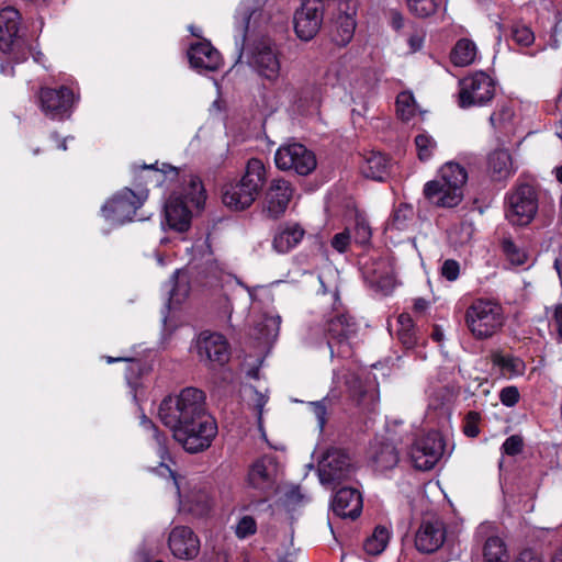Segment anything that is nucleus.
I'll use <instances>...</instances> for the list:
<instances>
[{"instance_id": "1", "label": "nucleus", "mask_w": 562, "mask_h": 562, "mask_svg": "<svg viewBox=\"0 0 562 562\" xmlns=\"http://www.w3.org/2000/svg\"><path fill=\"white\" fill-rule=\"evenodd\" d=\"M204 393L195 387H186L176 396L164 398L159 405L158 415L164 425L170 429L177 428L190 420H198L204 434L213 431L211 416L204 407Z\"/></svg>"}, {"instance_id": "2", "label": "nucleus", "mask_w": 562, "mask_h": 562, "mask_svg": "<svg viewBox=\"0 0 562 562\" xmlns=\"http://www.w3.org/2000/svg\"><path fill=\"white\" fill-rule=\"evenodd\" d=\"M316 300L324 310H333L337 315L327 322V345L330 355L349 358L352 355L350 339L356 335V323L346 314L339 313L340 299L337 283H321Z\"/></svg>"}, {"instance_id": "3", "label": "nucleus", "mask_w": 562, "mask_h": 562, "mask_svg": "<svg viewBox=\"0 0 562 562\" xmlns=\"http://www.w3.org/2000/svg\"><path fill=\"white\" fill-rule=\"evenodd\" d=\"M140 425L150 434L151 438L157 443L158 454L161 459L160 468L168 471L172 477L173 485L176 486L179 496V510L182 513H189L195 517L205 516L212 506L210 493L206 486L198 483H188L187 486H182V484L176 479L175 473L166 464V460L169 459L166 447V437L159 432L156 425L145 415L140 418Z\"/></svg>"}, {"instance_id": "4", "label": "nucleus", "mask_w": 562, "mask_h": 562, "mask_svg": "<svg viewBox=\"0 0 562 562\" xmlns=\"http://www.w3.org/2000/svg\"><path fill=\"white\" fill-rule=\"evenodd\" d=\"M266 180L263 162L258 158L249 159L244 176L223 188V203L235 211L248 209L256 201Z\"/></svg>"}, {"instance_id": "5", "label": "nucleus", "mask_w": 562, "mask_h": 562, "mask_svg": "<svg viewBox=\"0 0 562 562\" xmlns=\"http://www.w3.org/2000/svg\"><path fill=\"white\" fill-rule=\"evenodd\" d=\"M505 323V311L502 304L493 299H475L465 312L467 327L477 340L492 338L502 330Z\"/></svg>"}, {"instance_id": "6", "label": "nucleus", "mask_w": 562, "mask_h": 562, "mask_svg": "<svg viewBox=\"0 0 562 562\" xmlns=\"http://www.w3.org/2000/svg\"><path fill=\"white\" fill-rule=\"evenodd\" d=\"M538 212V194L536 189L521 183L506 194L505 216L513 225H528Z\"/></svg>"}, {"instance_id": "7", "label": "nucleus", "mask_w": 562, "mask_h": 562, "mask_svg": "<svg viewBox=\"0 0 562 562\" xmlns=\"http://www.w3.org/2000/svg\"><path fill=\"white\" fill-rule=\"evenodd\" d=\"M496 85L484 71L473 72L459 81V106H485L495 97Z\"/></svg>"}, {"instance_id": "8", "label": "nucleus", "mask_w": 562, "mask_h": 562, "mask_svg": "<svg viewBox=\"0 0 562 562\" xmlns=\"http://www.w3.org/2000/svg\"><path fill=\"white\" fill-rule=\"evenodd\" d=\"M278 169L293 171L300 176H307L317 166L315 154L301 143H286L281 145L274 155Z\"/></svg>"}, {"instance_id": "9", "label": "nucleus", "mask_w": 562, "mask_h": 562, "mask_svg": "<svg viewBox=\"0 0 562 562\" xmlns=\"http://www.w3.org/2000/svg\"><path fill=\"white\" fill-rule=\"evenodd\" d=\"M145 199L146 195L143 192L136 194L131 189L124 188L103 205L102 214L110 223L124 224L133 220Z\"/></svg>"}, {"instance_id": "10", "label": "nucleus", "mask_w": 562, "mask_h": 562, "mask_svg": "<svg viewBox=\"0 0 562 562\" xmlns=\"http://www.w3.org/2000/svg\"><path fill=\"white\" fill-rule=\"evenodd\" d=\"M325 5L323 0H302L293 18L294 31L302 41H311L323 24Z\"/></svg>"}, {"instance_id": "11", "label": "nucleus", "mask_w": 562, "mask_h": 562, "mask_svg": "<svg viewBox=\"0 0 562 562\" xmlns=\"http://www.w3.org/2000/svg\"><path fill=\"white\" fill-rule=\"evenodd\" d=\"M445 443L438 431H429L418 438L411 448L409 456L416 469L430 470L442 457Z\"/></svg>"}, {"instance_id": "12", "label": "nucleus", "mask_w": 562, "mask_h": 562, "mask_svg": "<svg viewBox=\"0 0 562 562\" xmlns=\"http://www.w3.org/2000/svg\"><path fill=\"white\" fill-rule=\"evenodd\" d=\"M38 99L43 113L47 117L58 121L70 116L76 102L74 92L67 87L42 88Z\"/></svg>"}, {"instance_id": "13", "label": "nucleus", "mask_w": 562, "mask_h": 562, "mask_svg": "<svg viewBox=\"0 0 562 562\" xmlns=\"http://www.w3.org/2000/svg\"><path fill=\"white\" fill-rule=\"evenodd\" d=\"M353 473L349 456L341 449L331 448L318 462V476L322 484H331L348 479Z\"/></svg>"}, {"instance_id": "14", "label": "nucleus", "mask_w": 562, "mask_h": 562, "mask_svg": "<svg viewBox=\"0 0 562 562\" xmlns=\"http://www.w3.org/2000/svg\"><path fill=\"white\" fill-rule=\"evenodd\" d=\"M211 425L213 431L204 434L202 427L198 424V420H190L177 428L171 429L173 438L178 441L184 450L190 453H196L209 448L217 434V426L213 417L211 416Z\"/></svg>"}, {"instance_id": "15", "label": "nucleus", "mask_w": 562, "mask_h": 562, "mask_svg": "<svg viewBox=\"0 0 562 562\" xmlns=\"http://www.w3.org/2000/svg\"><path fill=\"white\" fill-rule=\"evenodd\" d=\"M195 349L202 362L224 366L229 360V345L218 333L202 331L196 338Z\"/></svg>"}, {"instance_id": "16", "label": "nucleus", "mask_w": 562, "mask_h": 562, "mask_svg": "<svg viewBox=\"0 0 562 562\" xmlns=\"http://www.w3.org/2000/svg\"><path fill=\"white\" fill-rule=\"evenodd\" d=\"M345 392L358 405L369 406L376 400V387L370 373L364 371H349L342 374Z\"/></svg>"}, {"instance_id": "17", "label": "nucleus", "mask_w": 562, "mask_h": 562, "mask_svg": "<svg viewBox=\"0 0 562 562\" xmlns=\"http://www.w3.org/2000/svg\"><path fill=\"white\" fill-rule=\"evenodd\" d=\"M250 66L258 75L269 81H277L280 76L281 64L274 47L267 43H259L252 50Z\"/></svg>"}, {"instance_id": "18", "label": "nucleus", "mask_w": 562, "mask_h": 562, "mask_svg": "<svg viewBox=\"0 0 562 562\" xmlns=\"http://www.w3.org/2000/svg\"><path fill=\"white\" fill-rule=\"evenodd\" d=\"M172 555L180 560H193L200 551V540L190 527L176 526L168 538Z\"/></svg>"}, {"instance_id": "19", "label": "nucleus", "mask_w": 562, "mask_h": 562, "mask_svg": "<svg viewBox=\"0 0 562 562\" xmlns=\"http://www.w3.org/2000/svg\"><path fill=\"white\" fill-rule=\"evenodd\" d=\"M292 195L293 188L289 181L272 180L265 195L263 212L271 218L280 217L285 212Z\"/></svg>"}, {"instance_id": "20", "label": "nucleus", "mask_w": 562, "mask_h": 562, "mask_svg": "<svg viewBox=\"0 0 562 562\" xmlns=\"http://www.w3.org/2000/svg\"><path fill=\"white\" fill-rule=\"evenodd\" d=\"M279 471V464L273 456H263L256 460L248 472V483L256 490L266 492L272 490Z\"/></svg>"}, {"instance_id": "21", "label": "nucleus", "mask_w": 562, "mask_h": 562, "mask_svg": "<svg viewBox=\"0 0 562 562\" xmlns=\"http://www.w3.org/2000/svg\"><path fill=\"white\" fill-rule=\"evenodd\" d=\"M446 539L445 525L438 518L424 519L415 535V546L420 552L438 550Z\"/></svg>"}, {"instance_id": "22", "label": "nucleus", "mask_w": 562, "mask_h": 562, "mask_svg": "<svg viewBox=\"0 0 562 562\" xmlns=\"http://www.w3.org/2000/svg\"><path fill=\"white\" fill-rule=\"evenodd\" d=\"M463 191L461 188L443 186L438 179L426 182L423 189L426 200L437 207H456L463 200Z\"/></svg>"}, {"instance_id": "23", "label": "nucleus", "mask_w": 562, "mask_h": 562, "mask_svg": "<svg viewBox=\"0 0 562 562\" xmlns=\"http://www.w3.org/2000/svg\"><path fill=\"white\" fill-rule=\"evenodd\" d=\"M20 13L12 7L0 11V53L9 55L19 45Z\"/></svg>"}, {"instance_id": "24", "label": "nucleus", "mask_w": 562, "mask_h": 562, "mask_svg": "<svg viewBox=\"0 0 562 562\" xmlns=\"http://www.w3.org/2000/svg\"><path fill=\"white\" fill-rule=\"evenodd\" d=\"M362 495L357 488L341 487L331 499L334 514L341 518L356 519L362 512Z\"/></svg>"}, {"instance_id": "25", "label": "nucleus", "mask_w": 562, "mask_h": 562, "mask_svg": "<svg viewBox=\"0 0 562 562\" xmlns=\"http://www.w3.org/2000/svg\"><path fill=\"white\" fill-rule=\"evenodd\" d=\"M188 56L191 67L199 72L215 71L222 65L221 54L209 42L191 45Z\"/></svg>"}, {"instance_id": "26", "label": "nucleus", "mask_w": 562, "mask_h": 562, "mask_svg": "<svg viewBox=\"0 0 562 562\" xmlns=\"http://www.w3.org/2000/svg\"><path fill=\"white\" fill-rule=\"evenodd\" d=\"M165 215L168 225L175 231L184 232L190 226L191 211L181 196L171 195L168 199Z\"/></svg>"}, {"instance_id": "27", "label": "nucleus", "mask_w": 562, "mask_h": 562, "mask_svg": "<svg viewBox=\"0 0 562 562\" xmlns=\"http://www.w3.org/2000/svg\"><path fill=\"white\" fill-rule=\"evenodd\" d=\"M254 327L250 336L262 344L274 341L279 335L281 317L279 315L265 312L252 319Z\"/></svg>"}, {"instance_id": "28", "label": "nucleus", "mask_w": 562, "mask_h": 562, "mask_svg": "<svg viewBox=\"0 0 562 562\" xmlns=\"http://www.w3.org/2000/svg\"><path fill=\"white\" fill-rule=\"evenodd\" d=\"M304 236V229L299 224L280 226L273 238V248L285 254L297 246Z\"/></svg>"}, {"instance_id": "29", "label": "nucleus", "mask_w": 562, "mask_h": 562, "mask_svg": "<svg viewBox=\"0 0 562 562\" xmlns=\"http://www.w3.org/2000/svg\"><path fill=\"white\" fill-rule=\"evenodd\" d=\"M349 86L353 101L364 102L373 94L375 78L370 71L360 70L352 75Z\"/></svg>"}, {"instance_id": "30", "label": "nucleus", "mask_w": 562, "mask_h": 562, "mask_svg": "<svg viewBox=\"0 0 562 562\" xmlns=\"http://www.w3.org/2000/svg\"><path fill=\"white\" fill-rule=\"evenodd\" d=\"M491 360L493 366L498 368L501 374L507 379L520 376L525 373L526 363L514 355L496 351L491 356Z\"/></svg>"}, {"instance_id": "31", "label": "nucleus", "mask_w": 562, "mask_h": 562, "mask_svg": "<svg viewBox=\"0 0 562 562\" xmlns=\"http://www.w3.org/2000/svg\"><path fill=\"white\" fill-rule=\"evenodd\" d=\"M396 323V336L398 341L406 349L415 348L419 344L420 337L412 316L408 313H401L397 316Z\"/></svg>"}, {"instance_id": "32", "label": "nucleus", "mask_w": 562, "mask_h": 562, "mask_svg": "<svg viewBox=\"0 0 562 562\" xmlns=\"http://www.w3.org/2000/svg\"><path fill=\"white\" fill-rule=\"evenodd\" d=\"M488 170L494 180H504L513 173L510 154L505 149H497L488 156Z\"/></svg>"}, {"instance_id": "33", "label": "nucleus", "mask_w": 562, "mask_h": 562, "mask_svg": "<svg viewBox=\"0 0 562 562\" xmlns=\"http://www.w3.org/2000/svg\"><path fill=\"white\" fill-rule=\"evenodd\" d=\"M436 179L440 180L443 186L464 189L468 172L463 166L449 161L439 169Z\"/></svg>"}, {"instance_id": "34", "label": "nucleus", "mask_w": 562, "mask_h": 562, "mask_svg": "<svg viewBox=\"0 0 562 562\" xmlns=\"http://www.w3.org/2000/svg\"><path fill=\"white\" fill-rule=\"evenodd\" d=\"M389 159L381 153H372L368 156L361 166V172L364 177L383 181L389 175Z\"/></svg>"}, {"instance_id": "35", "label": "nucleus", "mask_w": 562, "mask_h": 562, "mask_svg": "<svg viewBox=\"0 0 562 562\" xmlns=\"http://www.w3.org/2000/svg\"><path fill=\"white\" fill-rule=\"evenodd\" d=\"M391 531L385 526H376L372 533L364 540L363 550L370 555L381 554L389 544Z\"/></svg>"}, {"instance_id": "36", "label": "nucleus", "mask_w": 562, "mask_h": 562, "mask_svg": "<svg viewBox=\"0 0 562 562\" xmlns=\"http://www.w3.org/2000/svg\"><path fill=\"white\" fill-rule=\"evenodd\" d=\"M356 21L349 14H340L331 33L333 41L339 46H346L353 37Z\"/></svg>"}, {"instance_id": "37", "label": "nucleus", "mask_w": 562, "mask_h": 562, "mask_svg": "<svg viewBox=\"0 0 562 562\" xmlns=\"http://www.w3.org/2000/svg\"><path fill=\"white\" fill-rule=\"evenodd\" d=\"M476 57L475 44L468 40H459L452 49L451 60L456 66L464 67L474 61Z\"/></svg>"}, {"instance_id": "38", "label": "nucleus", "mask_w": 562, "mask_h": 562, "mask_svg": "<svg viewBox=\"0 0 562 562\" xmlns=\"http://www.w3.org/2000/svg\"><path fill=\"white\" fill-rule=\"evenodd\" d=\"M182 200L186 204H191L198 210H201L204 206L206 194L204 187L198 177L190 176Z\"/></svg>"}, {"instance_id": "39", "label": "nucleus", "mask_w": 562, "mask_h": 562, "mask_svg": "<svg viewBox=\"0 0 562 562\" xmlns=\"http://www.w3.org/2000/svg\"><path fill=\"white\" fill-rule=\"evenodd\" d=\"M485 562H507L505 544L498 537H491L484 546Z\"/></svg>"}, {"instance_id": "40", "label": "nucleus", "mask_w": 562, "mask_h": 562, "mask_svg": "<svg viewBox=\"0 0 562 562\" xmlns=\"http://www.w3.org/2000/svg\"><path fill=\"white\" fill-rule=\"evenodd\" d=\"M373 460L379 469H391L398 462V453L393 445L383 443L380 450L374 453Z\"/></svg>"}, {"instance_id": "41", "label": "nucleus", "mask_w": 562, "mask_h": 562, "mask_svg": "<svg viewBox=\"0 0 562 562\" xmlns=\"http://www.w3.org/2000/svg\"><path fill=\"white\" fill-rule=\"evenodd\" d=\"M408 11L417 18H428L437 12L441 0H406Z\"/></svg>"}, {"instance_id": "42", "label": "nucleus", "mask_w": 562, "mask_h": 562, "mask_svg": "<svg viewBox=\"0 0 562 562\" xmlns=\"http://www.w3.org/2000/svg\"><path fill=\"white\" fill-rule=\"evenodd\" d=\"M261 3L257 4L252 3V0H244L239 3L236 10V25L239 32L245 35L249 25L250 18L252 13L259 8Z\"/></svg>"}, {"instance_id": "43", "label": "nucleus", "mask_w": 562, "mask_h": 562, "mask_svg": "<svg viewBox=\"0 0 562 562\" xmlns=\"http://www.w3.org/2000/svg\"><path fill=\"white\" fill-rule=\"evenodd\" d=\"M397 114L403 121H409L417 112V105L414 95L404 91L396 99Z\"/></svg>"}, {"instance_id": "44", "label": "nucleus", "mask_w": 562, "mask_h": 562, "mask_svg": "<svg viewBox=\"0 0 562 562\" xmlns=\"http://www.w3.org/2000/svg\"><path fill=\"white\" fill-rule=\"evenodd\" d=\"M235 536L240 539H247L250 536H254L257 532V521L256 519L247 514H240L237 518V521L234 526Z\"/></svg>"}, {"instance_id": "45", "label": "nucleus", "mask_w": 562, "mask_h": 562, "mask_svg": "<svg viewBox=\"0 0 562 562\" xmlns=\"http://www.w3.org/2000/svg\"><path fill=\"white\" fill-rule=\"evenodd\" d=\"M415 145L418 158L422 161L430 159L437 147V143L435 142V139L426 133L418 134L415 137Z\"/></svg>"}, {"instance_id": "46", "label": "nucleus", "mask_w": 562, "mask_h": 562, "mask_svg": "<svg viewBox=\"0 0 562 562\" xmlns=\"http://www.w3.org/2000/svg\"><path fill=\"white\" fill-rule=\"evenodd\" d=\"M171 288L168 290L169 300L168 308H175L182 304L190 293V283H170Z\"/></svg>"}, {"instance_id": "47", "label": "nucleus", "mask_w": 562, "mask_h": 562, "mask_svg": "<svg viewBox=\"0 0 562 562\" xmlns=\"http://www.w3.org/2000/svg\"><path fill=\"white\" fill-rule=\"evenodd\" d=\"M502 248L505 256L513 265L520 266L526 261V252L520 249L510 238H503Z\"/></svg>"}, {"instance_id": "48", "label": "nucleus", "mask_w": 562, "mask_h": 562, "mask_svg": "<svg viewBox=\"0 0 562 562\" xmlns=\"http://www.w3.org/2000/svg\"><path fill=\"white\" fill-rule=\"evenodd\" d=\"M512 37L520 46H530L535 42L533 32L525 24H515L512 27Z\"/></svg>"}, {"instance_id": "49", "label": "nucleus", "mask_w": 562, "mask_h": 562, "mask_svg": "<svg viewBox=\"0 0 562 562\" xmlns=\"http://www.w3.org/2000/svg\"><path fill=\"white\" fill-rule=\"evenodd\" d=\"M514 112L509 106L503 105L491 114L490 123L495 130H503L512 121Z\"/></svg>"}, {"instance_id": "50", "label": "nucleus", "mask_w": 562, "mask_h": 562, "mask_svg": "<svg viewBox=\"0 0 562 562\" xmlns=\"http://www.w3.org/2000/svg\"><path fill=\"white\" fill-rule=\"evenodd\" d=\"M371 235L372 233L369 223L366 218L358 216L356 218V225L352 233L353 240L357 244L366 245L370 241Z\"/></svg>"}, {"instance_id": "51", "label": "nucleus", "mask_w": 562, "mask_h": 562, "mask_svg": "<svg viewBox=\"0 0 562 562\" xmlns=\"http://www.w3.org/2000/svg\"><path fill=\"white\" fill-rule=\"evenodd\" d=\"M351 241V234L348 229L337 233L330 240L331 247L339 254H344L348 250Z\"/></svg>"}, {"instance_id": "52", "label": "nucleus", "mask_w": 562, "mask_h": 562, "mask_svg": "<svg viewBox=\"0 0 562 562\" xmlns=\"http://www.w3.org/2000/svg\"><path fill=\"white\" fill-rule=\"evenodd\" d=\"M519 397L520 395L518 389L513 385L502 389L499 393V400L502 404L507 407L515 406L518 403Z\"/></svg>"}, {"instance_id": "53", "label": "nucleus", "mask_w": 562, "mask_h": 562, "mask_svg": "<svg viewBox=\"0 0 562 562\" xmlns=\"http://www.w3.org/2000/svg\"><path fill=\"white\" fill-rule=\"evenodd\" d=\"M521 449L522 439L518 435H513L508 437L502 446L503 452L508 456H516L521 451Z\"/></svg>"}, {"instance_id": "54", "label": "nucleus", "mask_w": 562, "mask_h": 562, "mask_svg": "<svg viewBox=\"0 0 562 562\" xmlns=\"http://www.w3.org/2000/svg\"><path fill=\"white\" fill-rule=\"evenodd\" d=\"M460 273V265L453 259H447L441 266V276L448 281H454Z\"/></svg>"}, {"instance_id": "55", "label": "nucleus", "mask_w": 562, "mask_h": 562, "mask_svg": "<svg viewBox=\"0 0 562 562\" xmlns=\"http://www.w3.org/2000/svg\"><path fill=\"white\" fill-rule=\"evenodd\" d=\"M480 415L476 412H469L465 417L464 434L469 437H476L480 432L477 423Z\"/></svg>"}, {"instance_id": "56", "label": "nucleus", "mask_w": 562, "mask_h": 562, "mask_svg": "<svg viewBox=\"0 0 562 562\" xmlns=\"http://www.w3.org/2000/svg\"><path fill=\"white\" fill-rule=\"evenodd\" d=\"M325 401H318V402H312L311 407L312 411L317 419L318 428L319 430H323L325 424H326V405Z\"/></svg>"}, {"instance_id": "57", "label": "nucleus", "mask_w": 562, "mask_h": 562, "mask_svg": "<svg viewBox=\"0 0 562 562\" xmlns=\"http://www.w3.org/2000/svg\"><path fill=\"white\" fill-rule=\"evenodd\" d=\"M409 215H412V209L401 205L393 214V225H395L397 229H402Z\"/></svg>"}, {"instance_id": "58", "label": "nucleus", "mask_w": 562, "mask_h": 562, "mask_svg": "<svg viewBox=\"0 0 562 562\" xmlns=\"http://www.w3.org/2000/svg\"><path fill=\"white\" fill-rule=\"evenodd\" d=\"M551 325L557 333L558 341L562 342V304L555 306Z\"/></svg>"}, {"instance_id": "59", "label": "nucleus", "mask_w": 562, "mask_h": 562, "mask_svg": "<svg viewBox=\"0 0 562 562\" xmlns=\"http://www.w3.org/2000/svg\"><path fill=\"white\" fill-rule=\"evenodd\" d=\"M450 396H451V393L448 389L445 387V389L440 390L438 397L432 398V395H430L429 407H431L434 409H438L439 407H442L446 404V402H448L450 400Z\"/></svg>"}, {"instance_id": "60", "label": "nucleus", "mask_w": 562, "mask_h": 562, "mask_svg": "<svg viewBox=\"0 0 562 562\" xmlns=\"http://www.w3.org/2000/svg\"><path fill=\"white\" fill-rule=\"evenodd\" d=\"M425 40L424 32H415L408 37V45L412 53L419 50L423 47Z\"/></svg>"}, {"instance_id": "61", "label": "nucleus", "mask_w": 562, "mask_h": 562, "mask_svg": "<svg viewBox=\"0 0 562 562\" xmlns=\"http://www.w3.org/2000/svg\"><path fill=\"white\" fill-rule=\"evenodd\" d=\"M257 401H256V407L258 408V423H259V429L262 434V437L266 439V434L262 428V408L265 404L267 403V398L265 395L257 393Z\"/></svg>"}, {"instance_id": "62", "label": "nucleus", "mask_w": 562, "mask_h": 562, "mask_svg": "<svg viewBox=\"0 0 562 562\" xmlns=\"http://www.w3.org/2000/svg\"><path fill=\"white\" fill-rule=\"evenodd\" d=\"M516 562H543L541 557L532 550H524Z\"/></svg>"}, {"instance_id": "63", "label": "nucleus", "mask_w": 562, "mask_h": 562, "mask_svg": "<svg viewBox=\"0 0 562 562\" xmlns=\"http://www.w3.org/2000/svg\"><path fill=\"white\" fill-rule=\"evenodd\" d=\"M212 277L220 281H227L231 278H237L231 272H227L223 267H220L218 265H215V271Z\"/></svg>"}, {"instance_id": "64", "label": "nucleus", "mask_w": 562, "mask_h": 562, "mask_svg": "<svg viewBox=\"0 0 562 562\" xmlns=\"http://www.w3.org/2000/svg\"><path fill=\"white\" fill-rule=\"evenodd\" d=\"M428 302L425 299L418 297L414 301V310L418 313L426 311Z\"/></svg>"}]
</instances>
